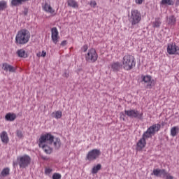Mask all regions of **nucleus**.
<instances>
[{
  "mask_svg": "<svg viewBox=\"0 0 179 179\" xmlns=\"http://www.w3.org/2000/svg\"><path fill=\"white\" fill-rule=\"evenodd\" d=\"M8 8V2L5 0L0 1V12Z\"/></svg>",
  "mask_w": 179,
  "mask_h": 179,
  "instance_id": "22",
  "label": "nucleus"
},
{
  "mask_svg": "<svg viewBox=\"0 0 179 179\" xmlns=\"http://www.w3.org/2000/svg\"><path fill=\"white\" fill-rule=\"evenodd\" d=\"M43 8V10H45V12H47L48 13H51L52 15V13H55V10L52 9V7H51V6L48 4V3H45Z\"/></svg>",
  "mask_w": 179,
  "mask_h": 179,
  "instance_id": "17",
  "label": "nucleus"
},
{
  "mask_svg": "<svg viewBox=\"0 0 179 179\" xmlns=\"http://www.w3.org/2000/svg\"><path fill=\"white\" fill-rule=\"evenodd\" d=\"M16 135L20 139H22V138H23V132H22V131L20 130H17Z\"/></svg>",
  "mask_w": 179,
  "mask_h": 179,
  "instance_id": "31",
  "label": "nucleus"
},
{
  "mask_svg": "<svg viewBox=\"0 0 179 179\" xmlns=\"http://www.w3.org/2000/svg\"><path fill=\"white\" fill-rule=\"evenodd\" d=\"M143 1L144 0H135V2L137 5H142V3H143Z\"/></svg>",
  "mask_w": 179,
  "mask_h": 179,
  "instance_id": "36",
  "label": "nucleus"
},
{
  "mask_svg": "<svg viewBox=\"0 0 179 179\" xmlns=\"http://www.w3.org/2000/svg\"><path fill=\"white\" fill-rule=\"evenodd\" d=\"M90 5L92 8H95V6L97 5V3H96V1H91Z\"/></svg>",
  "mask_w": 179,
  "mask_h": 179,
  "instance_id": "33",
  "label": "nucleus"
},
{
  "mask_svg": "<svg viewBox=\"0 0 179 179\" xmlns=\"http://www.w3.org/2000/svg\"><path fill=\"white\" fill-rule=\"evenodd\" d=\"M63 76H64V78H69V72L68 71H66L64 73Z\"/></svg>",
  "mask_w": 179,
  "mask_h": 179,
  "instance_id": "38",
  "label": "nucleus"
},
{
  "mask_svg": "<svg viewBox=\"0 0 179 179\" xmlns=\"http://www.w3.org/2000/svg\"><path fill=\"white\" fill-rule=\"evenodd\" d=\"M153 27H160V24H162V21L160 17L155 18V21L152 23Z\"/></svg>",
  "mask_w": 179,
  "mask_h": 179,
  "instance_id": "28",
  "label": "nucleus"
},
{
  "mask_svg": "<svg viewBox=\"0 0 179 179\" xmlns=\"http://www.w3.org/2000/svg\"><path fill=\"white\" fill-rule=\"evenodd\" d=\"M30 39V33L26 29L19 31L15 36L16 44H27Z\"/></svg>",
  "mask_w": 179,
  "mask_h": 179,
  "instance_id": "3",
  "label": "nucleus"
},
{
  "mask_svg": "<svg viewBox=\"0 0 179 179\" xmlns=\"http://www.w3.org/2000/svg\"><path fill=\"white\" fill-rule=\"evenodd\" d=\"M2 69L5 72H10V73H15L16 72V68L8 63L2 64Z\"/></svg>",
  "mask_w": 179,
  "mask_h": 179,
  "instance_id": "13",
  "label": "nucleus"
},
{
  "mask_svg": "<svg viewBox=\"0 0 179 179\" xmlns=\"http://www.w3.org/2000/svg\"><path fill=\"white\" fill-rule=\"evenodd\" d=\"M141 20H142L141 12L136 9L131 10V13L129 14V21L131 24V29L138 27V24L141 23Z\"/></svg>",
  "mask_w": 179,
  "mask_h": 179,
  "instance_id": "2",
  "label": "nucleus"
},
{
  "mask_svg": "<svg viewBox=\"0 0 179 179\" xmlns=\"http://www.w3.org/2000/svg\"><path fill=\"white\" fill-rule=\"evenodd\" d=\"M45 55H47V52L43 50L40 57H45Z\"/></svg>",
  "mask_w": 179,
  "mask_h": 179,
  "instance_id": "40",
  "label": "nucleus"
},
{
  "mask_svg": "<svg viewBox=\"0 0 179 179\" xmlns=\"http://www.w3.org/2000/svg\"><path fill=\"white\" fill-rule=\"evenodd\" d=\"M9 172H10L9 168H4L0 174V178L1 177H7V176H9Z\"/></svg>",
  "mask_w": 179,
  "mask_h": 179,
  "instance_id": "24",
  "label": "nucleus"
},
{
  "mask_svg": "<svg viewBox=\"0 0 179 179\" xmlns=\"http://www.w3.org/2000/svg\"><path fill=\"white\" fill-rule=\"evenodd\" d=\"M166 50L169 55H179V48L176 43H169Z\"/></svg>",
  "mask_w": 179,
  "mask_h": 179,
  "instance_id": "11",
  "label": "nucleus"
},
{
  "mask_svg": "<svg viewBox=\"0 0 179 179\" xmlns=\"http://www.w3.org/2000/svg\"><path fill=\"white\" fill-rule=\"evenodd\" d=\"M160 128H162V126L159 124H155L150 127L137 143V150H142L146 146V138H152V135H155L156 132H158Z\"/></svg>",
  "mask_w": 179,
  "mask_h": 179,
  "instance_id": "1",
  "label": "nucleus"
},
{
  "mask_svg": "<svg viewBox=\"0 0 179 179\" xmlns=\"http://www.w3.org/2000/svg\"><path fill=\"white\" fill-rule=\"evenodd\" d=\"M110 68L113 72H118L122 69V64L119 62H113L110 64Z\"/></svg>",
  "mask_w": 179,
  "mask_h": 179,
  "instance_id": "15",
  "label": "nucleus"
},
{
  "mask_svg": "<svg viewBox=\"0 0 179 179\" xmlns=\"http://www.w3.org/2000/svg\"><path fill=\"white\" fill-rule=\"evenodd\" d=\"M101 153L100 150L94 149L88 152L86 157V160H89L90 162L96 160V159L100 156Z\"/></svg>",
  "mask_w": 179,
  "mask_h": 179,
  "instance_id": "10",
  "label": "nucleus"
},
{
  "mask_svg": "<svg viewBox=\"0 0 179 179\" xmlns=\"http://www.w3.org/2000/svg\"><path fill=\"white\" fill-rule=\"evenodd\" d=\"M6 121H15L16 120V114L15 113H7L5 116Z\"/></svg>",
  "mask_w": 179,
  "mask_h": 179,
  "instance_id": "20",
  "label": "nucleus"
},
{
  "mask_svg": "<svg viewBox=\"0 0 179 179\" xmlns=\"http://www.w3.org/2000/svg\"><path fill=\"white\" fill-rule=\"evenodd\" d=\"M122 65L126 71H131L135 66V58L132 55H126L122 59Z\"/></svg>",
  "mask_w": 179,
  "mask_h": 179,
  "instance_id": "6",
  "label": "nucleus"
},
{
  "mask_svg": "<svg viewBox=\"0 0 179 179\" xmlns=\"http://www.w3.org/2000/svg\"><path fill=\"white\" fill-rule=\"evenodd\" d=\"M30 163H31V158L30 156L27 155H24L23 156H20L17 158V162H13V164L15 166H20V169H26L30 166Z\"/></svg>",
  "mask_w": 179,
  "mask_h": 179,
  "instance_id": "4",
  "label": "nucleus"
},
{
  "mask_svg": "<svg viewBox=\"0 0 179 179\" xmlns=\"http://www.w3.org/2000/svg\"><path fill=\"white\" fill-rule=\"evenodd\" d=\"M68 6L71 8H79V5L78 4V2L75 0H68L67 1Z\"/></svg>",
  "mask_w": 179,
  "mask_h": 179,
  "instance_id": "23",
  "label": "nucleus"
},
{
  "mask_svg": "<svg viewBox=\"0 0 179 179\" xmlns=\"http://www.w3.org/2000/svg\"><path fill=\"white\" fill-rule=\"evenodd\" d=\"M51 33H52V41H53L54 44H57L59 38V35L58 29H57V27L52 28Z\"/></svg>",
  "mask_w": 179,
  "mask_h": 179,
  "instance_id": "14",
  "label": "nucleus"
},
{
  "mask_svg": "<svg viewBox=\"0 0 179 179\" xmlns=\"http://www.w3.org/2000/svg\"><path fill=\"white\" fill-rule=\"evenodd\" d=\"M169 174V172L166 169H154L151 176H155V177H163L166 178V176Z\"/></svg>",
  "mask_w": 179,
  "mask_h": 179,
  "instance_id": "12",
  "label": "nucleus"
},
{
  "mask_svg": "<svg viewBox=\"0 0 179 179\" xmlns=\"http://www.w3.org/2000/svg\"><path fill=\"white\" fill-rule=\"evenodd\" d=\"M97 58V52H96V50L93 48L89 50L87 54L85 55V59L87 62H96Z\"/></svg>",
  "mask_w": 179,
  "mask_h": 179,
  "instance_id": "9",
  "label": "nucleus"
},
{
  "mask_svg": "<svg viewBox=\"0 0 179 179\" xmlns=\"http://www.w3.org/2000/svg\"><path fill=\"white\" fill-rule=\"evenodd\" d=\"M161 5H174V1L173 0H162Z\"/></svg>",
  "mask_w": 179,
  "mask_h": 179,
  "instance_id": "30",
  "label": "nucleus"
},
{
  "mask_svg": "<svg viewBox=\"0 0 179 179\" xmlns=\"http://www.w3.org/2000/svg\"><path fill=\"white\" fill-rule=\"evenodd\" d=\"M99 170H101V164H98L96 166H94L92 170V174H97Z\"/></svg>",
  "mask_w": 179,
  "mask_h": 179,
  "instance_id": "26",
  "label": "nucleus"
},
{
  "mask_svg": "<svg viewBox=\"0 0 179 179\" xmlns=\"http://www.w3.org/2000/svg\"><path fill=\"white\" fill-rule=\"evenodd\" d=\"M52 117H53V118H56L57 120H59V118H61V117H62V112L59 110L53 112L52 113Z\"/></svg>",
  "mask_w": 179,
  "mask_h": 179,
  "instance_id": "25",
  "label": "nucleus"
},
{
  "mask_svg": "<svg viewBox=\"0 0 179 179\" xmlns=\"http://www.w3.org/2000/svg\"><path fill=\"white\" fill-rule=\"evenodd\" d=\"M87 48H88L87 45H84L83 46L82 50H83V51L84 52H86L87 51Z\"/></svg>",
  "mask_w": 179,
  "mask_h": 179,
  "instance_id": "37",
  "label": "nucleus"
},
{
  "mask_svg": "<svg viewBox=\"0 0 179 179\" xmlns=\"http://www.w3.org/2000/svg\"><path fill=\"white\" fill-rule=\"evenodd\" d=\"M167 22H168V24H171V26H173L176 24V17L171 15L168 18Z\"/></svg>",
  "mask_w": 179,
  "mask_h": 179,
  "instance_id": "27",
  "label": "nucleus"
},
{
  "mask_svg": "<svg viewBox=\"0 0 179 179\" xmlns=\"http://www.w3.org/2000/svg\"><path fill=\"white\" fill-rule=\"evenodd\" d=\"M0 138L3 143H8L9 142V137H8L6 131H3L0 135Z\"/></svg>",
  "mask_w": 179,
  "mask_h": 179,
  "instance_id": "19",
  "label": "nucleus"
},
{
  "mask_svg": "<svg viewBox=\"0 0 179 179\" xmlns=\"http://www.w3.org/2000/svg\"><path fill=\"white\" fill-rule=\"evenodd\" d=\"M66 44V41H63L62 43H61V45L62 47H64V45Z\"/></svg>",
  "mask_w": 179,
  "mask_h": 179,
  "instance_id": "41",
  "label": "nucleus"
},
{
  "mask_svg": "<svg viewBox=\"0 0 179 179\" xmlns=\"http://www.w3.org/2000/svg\"><path fill=\"white\" fill-rule=\"evenodd\" d=\"M62 176L60 173H55L52 175V179H61Z\"/></svg>",
  "mask_w": 179,
  "mask_h": 179,
  "instance_id": "32",
  "label": "nucleus"
},
{
  "mask_svg": "<svg viewBox=\"0 0 179 179\" xmlns=\"http://www.w3.org/2000/svg\"><path fill=\"white\" fill-rule=\"evenodd\" d=\"M48 145L50 144L48 143V138H47L45 134L41 135L38 140V146L44 150L45 153L50 155L52 152V148Z\"/></svg>",
  "mask_w": 179,
  "mask_h": 179,
  "instance_id": "5",
  "label": "nucleus"
},
{
  "mask_svg": "<svg viewBox=\"0 0 179 179\" xmlns=\"http://www.w3.org/2000/svg\"><path fill=\"white\" fill-rule=\"evenodd\" d=\"M45 136H46V138H48V144L53 145V147L55 149H56V150L61 148V145H62V143H61L60 138L55 137L50 133L45 134Z\"/></svg>",
  "mask_w": 179,
  "mask_h": 179,
  "instance_id": "7",
  "label": "nucleus"
},
{
  "mask_svg": "<svg viewBox=\"0 0 179 179\" xmlns=\"http://www.w3.org/2000/svg\"><path fill=\"white\" fill-rule=\"evenodd\" d=\"M165 179H174V177L170 175L169 173H168V174H166V176H165Z\"/></svg>",
  "mask_w": 179,
  "mask_h": 179,
  "instance_id": "35",
  "label": "nucleus"
},
{
  "mask_svg": "<svg viewBox=\"0 0 179 179\" xmlns=\"http://www.w3.org/2000/svg\"><path fill=\"white\" fill-rule=\"evenodd\" d=\"M178 134V127H173L171 129V136H176Z\"/></svg>",
  "mask_w": 179,
  "mask_h": 179,
  "instance_id": "29",
  "label": "nucleus"
},
{
  "mask_svg": "<svg viewBox=\"0 0 179 179\" xmlns=\"http://www.w3.org/2000/svg\"><path fill=\"white\" fill-rule=\"evenodd\" d=\"M143 82L148 83L146 86L147 89H152V77L150 76H143Z\"/></svg>",
  "mask_w": 179,
  "mask_h": 179,
  "instance_id": "16",
  "label": "nucleus"
},
{
  "mask_svg": "<svg viewBox=\"0 0 179 179\" xmlns=\"http://www.w3.org/2000/svg\"><path fill=\"white\" fill-rule=\"evenodd\" d=\"M30 0H11L10 5L11 6H20L24 2H28Z\"/></svg>",
  "mask_w": 179,
  "mask_h": 179,
  "instance_id": "18",
  "label": "nucleus"
},
{
  "mask_svg": "<svg viewBox=\"0 0 179 179\" xmlns=\"http://www.w3.org/2000/svg\"><path fill=\"white\" fill-rule=\"evenodd\" d=\"M51 171H52V170L51 169H46L45 170V173L46 174H50V173H51Z\"/></svg>",
  "mask_w": 179,
  "mask_h": 179,
  "instance_id": "39",
  "label": "nucleus"
},
{
  "mask_svg": "<svg viewBox=\"0 0 179 179\" xmlns=\"http://www.w3.org/2000/svg\"><path fill=\"white\" fill-rule=\"evenodd\" d=\"M120 115V120H122V121H125V114H124V112H121Z\"/></svg>",
  "mask_w": 179,
  "mask_h": 179,
  "instance_id": "34",
  "label": "nucleus"
},
{
  "mask_svg": "<svg viewBox=\"0 0 179 179\" xmlns=\"http://www.w3.org/2000/svg\"><path fill=\"white\" fill-rule=\"evenodd\" d=\"M124 114L127 115V117H129L130 118H138V120H142L143 117V113H139V111L136 110H125Z\"/></svg>",
  "mask_w": 179,
  "mask_h": 179,
  "instance_id": "8",
  "label": "nucleus"
},
{
  "mask_svg": "<svg viewBox=\"0 0 179 179\" xmlns=\"http://www.w3.org/2000/svg\"><path fill=\"white\" fill-rule=\"evenodd\" d=\"M17 55L20 58H27V53L23 49L18 50L17 51Z\"/></svg>",
  "mask_w": 179,
  "mask_h": 179,
  "instance_id": "21",
  "label": "nucleus"
}]
</instances>
